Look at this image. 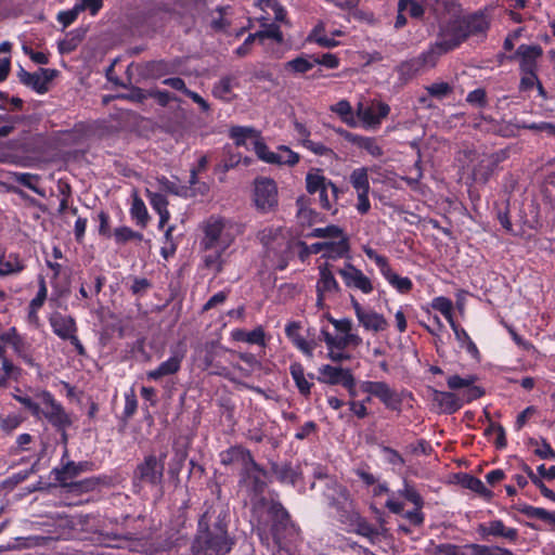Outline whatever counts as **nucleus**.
I'll list each match as a JSON object with an SVG mask.
<instances>
[{
    "instance_id": "obj_1",
    "label": "nucleus",
    "mask_w": 555,
    "mask_h": 555,
    "mask_svg": "<svg viewBox=\"0 0 555 555\" xmlns=\"http://www.w3.org/2000/svg\"><path fill=\"white\" fill-rule=\"evenodd\" d=\"M202 230L201 246L207 253L205 266L220 273L228 261L229 248L242 233V227L231 219L214 215L203 222Z\"/></svg>"
},
{
    "instance_id": "obj_2",
    "label": "nucleus",
    "mask_w": 555,
    "mask_h": 555,
    "mask_svg": "<svg viewBox=\"0 0 555 555\" xmlns=\"http://www.w3.org/2000/svg\"><path fill=\"white\" fill-rule=\"evenodd\" d=\"M259 515L258 524L263 528L270 527V531L279 545L286 540L297 537L298 529L291 521L286 509L273 500H261L255 507Z\"/></svg>"
},
{
    "instance_id": "obj_3",
    "label": "nucleus",
    "mask_w": 555,
    "mask_h": 555,
    "mask_svg": "<svg viewBox=\"0 0 555 555\" xmlns=\"http://www.w3.org/2000/svg\"><path fill=\"white\" fill-rule=\"evenodd\" d=\"M231 550V541L223 526L218 525L212 530H201L192 544L195 555H225Z\"/></svg>"
},
{
    "instance_id": "obj_4",
    "label": "nucleus",
    "mask_w": 555,
    "mask_h": 555,
    "mask_svg": "<svg viewBox=\"0 0 555 555\" xmlns=\"http://www.w3.org/2000/svg\"><path fill=\"white\" fill-rule=\"evenodd\" d=\"M328 321L334 326L335 334L330 333L325 327L321 328V336L326 347L357 348L362 345L363 340L354 330L352 320L348 318L334 319L330 317Z\"/></svg>"
},
{
    "instance_id": "obj_5",
    "label": "nucleus",
    "mask_w": 555,
    "mask_h": 555,
    "mask_svg": "<svg viewBox=\"0 0 555 555\" xmlns=\"http://www.w3.org/2000/svg\"><path fill=\"white\" fill-rule=\"evenodd\" d=\"M306 190L309 194H318L320 206L326 210L332 209L341 193L322 170L315 168L310 169L306 175Z\"/></svg>"
},
{
    "instance_id": "obj_6",
    "label": "nucleus",
    "mask_w": 555,
    "mask_h": 555,
    "mask_svg": "<svg viewBox=\"0 0 555 555\" xmlns=\"http://www.w3.org/2000/svg\"><path fill=\"white\" fill-rule=\"evenodd\" d=\"M34 416L47 420L56 429H66L72 424L62 404L47 390L38 391L37 412Z\"/></svg>"
},
{
    "instance_id": "obj_7",
    "label": "nucleus",
    "mask_w": 555,
    "mask_h": 555,
    "mask_svg": "<svg viewBox=\"0 0 555 555\" xmlns=\"http://www.w3.org/2000/svg\"><path fill=\"white\" fill-rule=\"evenodd\" d=\"M465 38L466 35L462 29H453L449 34H443L428 51L414 61L417 64L416 69L435 66L440 55L457 48Z\"/></svg>"
},
{
    "instance_id": "obj_8",
    "label": "nucleus",
    "mask_w": 555,
    "mask_h": 555,
    "mask_svg": "<svg viewBox=\"0 0 555 555\" xmlns=\"http://www.w3.org/2000/svg\"><path fill=\"white\" fill-rule=\"evenodd\" d=\"M324 496L328 505L335 509L336 516L340 522L346 520L357 511L356 503L348 489L336 481H328L324 490Z\"/></svg>"
},
{
    "instance_id": "obj_9",
    "label": "nucleus",
    "mask_w": 555,
    "mask_h": 555,
    "mask_svg": "<svg viewBox=\"0 0 555 555\" xmlns=\"http://www.w3.org/2000/svg\"><path fill=\"white\" fill-rule=\"evenodd\" d=\"M469 156H473L472 162H476L473 165L472 179L474 182L482 184L489 180L498 165L505 159L503 151L493 154L469 152Z\"/></svg>"
},
{
    "instance_id": "obj_10",
    "label": "nucleus",
    "mask_w": 555,
    "mask_h": 555,
    "mask_svg": "<svg viewBox=\"0 0 555 555\" xmlns=\"http://www.w3.org/2000/svg\"><path fill=\"white\" fill-rule=\"evenodd\" d=\"M351 307L359 325H361L364 331L377 334L388 328V321L382 313L376 312L370 307L362 306L353 297L351 298Z\"/></svg>"
},
{
    "instance_id": "obj_11",
    "label": "nucleus",
    "mask_w": 555,
    "mask_h": 555,
    "mask_svg": "<svg viewBox=\"0 0 555 555\" xmlns=\"http://www.w3.org/2000/svg\"><path fill=\"white\" fill-rule=\"evenodd\" d=\"M349 182L357 193L356 209L360 215H365L371 209L369 199L370 181L369 169L366 167L356 168L349 176Z\"/></svg>"
},
{
    "instance_id": "obj_12",
    "label": "nucleus",
    "mask_w": 555,
    "mask_h": 555,
    "mask_svg": "<svg viewBox=\"0 0 555 555\" xmlns=\"http://www.w3.org/2000/svg\"><path fill=\"white\" fill-rule=\"evenodd\" d=\"M390 107L388 104L374 101L370 104L359 102L357 106V116L366 129H376L382 120L388 116Z\"/></svg>"
},
{
    "instance_id": "obj_13",
    "label": "nucleus",
    "mask_w": 555,
    "mask_h": 555,
    "mask_svg": "<svg viewBox=\"0 0 555 555\" xmlns=\"http://www.w3.org/2000/svg\"><path fill=\"white\" fill-rule=\"evenodd\" d=\"M254 201L261 211H270L278 205V186L270 178L255 180Z\"/></svg>"
},
{
    "instance_id": "obj_14",
    "label": "nucleus",
    "mask_w": 555,
    "mask_h": 555,
    "mask_svg": "<svg viewBox=\"0 0 555 555\" xmlns=\"http://www.w3.org/2000/svg\"><path fill=\"white\" fill-rule=\"evenodd\" d=\"M50 323L55 335L69 340L79 354L85 353V348L76 335V322L72 317L55 314L51 318Z\"/></svg>"
},
{
    "instance_id": "obj_15",
    "label": "nucleus",
    "mask_w": 555,
    "mask_h": 555,
    "mask_svg": "<svg viewBox=\"0 0 555 555\" xmlns=\"http://www.w3.org/2000/svg\"><path fill=\"white\" fill-rule=\"evenodd\" d=\"M338 274L349 288L358 289L365 295L374 291L372 280L365 275L362 270L350 262L345 263V266L338 270Z\"/></svg>"
},
{
    "instance_id": "obj_16",
    "label": "nucleus",
    "mask_w": 555,
    "mask_h": 555,
    "mask_svg": "<svg viewBox=\"0 0 555 555\" xmlns=\"http://www.w3.org/2000/svg\"><path fill=\"white\" fill-rule=\"evenodd\" d=\"M399 498H404L417 508H422L424 505L423 498L406 480L403 481V488L398 490L396 493H390L386 501V507L393 514H400L403 512L404 503L400 501Z\"/></svg>"
},
{
    "instance_id": "obj_17",
    "label": "nucleus",
    "mask_w": 555,
    "mask_h": 555,
    "mask_svg": "<svg viewBox=\"0 0 555 555\" xmlns=\"http://www.w3.org/2000/svg\"><path fill=\"white\" fill-rule=\"evenodd\" d=\"M475 382L476 377L473 375H467L465 377L451 375L447 379V384L450 389L463 390L460 397L465 403L476 400L483 395L482 389L476 386Z\"/></svg>"
},
{
    "instance_id": "obj_18",
    "label": "nucleus",
    "mask_w": 555,
    "mask_h": 555,
    "mask_svg": "<svg viewBox=\"0 0 555 555\" xmlns=\"http://www.w3.org/2000/svg\"><path fill=\"white\" fill-rule=\"evenodd\" d=\"M319 380L330 385H341L345 388H352L356 379L350 370L330 364L322 365L319 369Z\"/></svg>"
},
{
    "instance_id": "obj_19",
    "label": "nucleus",
    "mask_w": 555,
    "mask_h": 555,
    "mask_svg": "<svg viewBox=\"0 0 555 555\" xmlns=\"http://www.w3.org/2000/svg\"><path fill=\"white\" fill-rule=\"evenodd\" d=\"M165 459L166 453H163L159 460L155 455L146 456L137 468L140 479L152 485L159 483L163 479Z\"/></svg>"
},
{
    "instance_id": "obj_20",
    "label": "nucleus",
    "mask_w": 555,
    "mask_h": 555,
    "mask_svg": "<svg viewBox=\"0 0 555 555\" xmlns=\"http://www.w3.org/2000/svg\"><path fill=\"white\" fill-rule=\"evenodd\" d=\"M55 75L56 70L50 68H39L35 73H28L24 68H21L18 72L20 80L38 93H44L48 90V83L55 77Z\"/></svg>"
},
{
    "instance_id": "obj_21",
    "label": "nucleus",
    "mask_w": 555,
    "mask_h": 555,
    "mask_svg": "<svg viewBox=\"0 0 555 555\" xmlns=\"http://www.w3.org/2000/svg\"><path fill=\"white\" fill-rule=\"evenodd\" d=\"M1 344L5 348V345H10L14 352L28 365H35L34 359L30 352V345L17 334L15 327H10L1 334Z\"/></svg>"
},
{
    "instance_id": "obj_22",
    "label": "nucleus",
    "mask_w": 555,
    "mask_h": 555,
    "mask_svg": "<svg viewBox=\"0 0 555 555\" xmlns=\"http://www.w3.org/2000/svg\"><path fill=\"white\" fill-rule=\"evenodd\" d=\"M361 389L378 398L387 406H393L398 402L396 392L385 382L366 380L361 384Z\"/></svg>"
},
{
    "instance_id": "obj_23",
    "label": "nucleus",
    "mask_w": 555,
    "mask_h": 555,
    "mask_svg": "<svg viewBox=\"0 0 555 555\" xmlns=\"http://www.w3.org/2000/svg\"><path fill=\"white\" fill-rule=\"evenodd\" d=\"M339 292V285L333 273L326 268H320V278L317 284L318 305L322 306L323 300Z\"/></svg>"
},
{
    "instance_id": "obj_24",
    "label": "nucleus",
    "mask_w": 555,
    "mask_h": 555,
    "mask_svg": "<svg viewBox=\"0 0 555 555\" xmlns=\"http://www.w3.org/2000/svg\"><path fill=\"white\" fill-rule=\"evenodd\" d=\"M433 402L438 406L439 412L446 414H452L459 411L465 403L460 395L439 390H434Z\"/></svg>"
},
{
    "instance_id": "obj_25",
    "label": "nucleus",
    "mask_w": 555,
    "mask_h": 555,
    "mask_svg": "<svg viewBox=\"0 0 555 555\" xmlns=\"http://www.w3.org/2000/svg\"><path fill=\"white\" fill-rule=\"evenodd\" d=\"M343 524L349 526L356 533L369 539L374 542L379 537L378 529L363 518L359 511L354 512V515H350Z\"/></svg>"
},
{
    "instance_id": "obj_26",
    "label": "nucleus",
    "mask_w": 555,
    "mask_h": 555,
    "mask_svg": "<svg viewBox=\"0 0 555 555\" xmlns=\"http://www.w3.org/2000/svg\"><path fill=\"white\" fill-rule=\"evenodd\" d=\"M184 358V351H176L173 354L162 362L155 370H151L146 373L149 379L158 380L164 376L176 374L180 367Z\"/></svg>"
},
{
    "instance_id": "obj_27",
    "label": "nucleus",
    "mask_w": 555,
    "mask_h": 555,
    "mask_svg": "<svg viewBox=\"0 0 555 555\" xmlns=\"http://www.w3.org/2000/svg\"><path fill=\"white\" fill-rule=\"evenodd\" d=\"M542 55L540 46L520 44L516 50L521 72H537V61Z\"/></svg>"
},
{
    "instance_id": "obj_28",
    "label": "nucleus",
    "mask_w": 555,
    "mask_h": 555,
    "mask_svg": "<svg viewBox=\"0 0 555 555\" xmlns=\"http://www.w3.org/2000/svg\"><path fill=\"white\" fill-rule=\"evenodd\" d=\"M266 473L255 463L247 453V461L244 468V482L255 492H261L266 485Z\"/></svg>"
},
{
    "instance_id": "obj_29",
    "label": "nucleus",
    "mask_w": 555,
    "mask_h": 555,
    "mask_svg": "<svg viewBox=\"0 0 555 555\" xmlns=\"http://www.w3.org/2000/svg\"><path fill=\"white\" fill-rule=\"evenodd\" d=\"M258 7L263 12L259 20L266 24L270 20L284 22L286 12L276 0H258Z\"/></svg>"
},
{
    "instance_id": "obj_30",
    "label": "nucleus",
    "mask_w": 555,
    "mask_h": 555,
    "mask_svg": "<svg viewBox=\"0 0 555 555\" xmlns=\"http://www.w3.org/2000/svg\"><path fill=\"white\" fill-rule=\"evenodd\" d=\"M286 336L292 340V343L306 356L312 357L314 349H315V343L309 341L305 339L299 334V325L295 322H292L286 325L285 327Z\"/></svg>"
},
{
    "instance_id": "obj_31",
    "label": "nucleus",
    "mask_w": 555,
    "mask_h": 555,
    "mask_svg": "<svg viewBox=\"0 0 555 555\" xmlns=\"http://www.w3.org/2000/svg\"><path fill=\"white\" fill-rule=\"evenodd\" d=\"M237 87V79L232 76H227L215 83L212 94L222 101L230 102L235 98L234 89Z\"/></svg>"
},
{
    "instance_id": "obj_32",
    "label": "nucleus",
    "mask_w": 555,
    "mask_h": 555,
    "mask_svg": "<svg viewBox=\"0 0 555 555\" xmlns=\"http://www.w3.org/2000/svg\"><path fill=\"white\" fill-rule=\"evenodd\" d=\"M481 530L487 535L501 537L507 541H515L518 532L514 528L506 527L501 520H493L481 526Z\"/></svg>"
},
{
    "instance_id": "obj_33",
    "label": "nucleus",
    "mask_w": 555,
    "mask_h": 555,
    "mask_svg": "<svg viewBox=\"0 0 555 555\" xmlns=\"http://www.w3.org/2000/svg\"><path fill=\"white\" fill-rule=\"evenodd\" d=\"M24 270V263L15 253L0 256V276L15 275Z\"/></svg>"
},
{
    "instance_id": "obj_34",
    "label": "nucleus",
    "mask_w": 555,
    "mask_h": 555,
    "mask_svg": "<svg viewBox=\"0 0 555 555\" xmlns=\"http://www.w3.org/2000/svg\"><path fill=\"white\" fill-rule=\"evenodd\" d=\"M89 463L87 462H68L66 465H64L61 469H55L56 480L62 483L63 486H68V481L76 476H78L80 473L88 470Z\"/></svg>"
},
{
    "instance_id": "obj_35",
    "label": "nucleus",
    "mask_w": 555,
    "mask_h": 555,
    "mask_svg": "<svg viewBox=\"0 0 555 555\" xmlns=\"http://www.w3.org/2000/svg\"><path fill=\"white\" fill-rule=\"evenodd\" d=\"M346 139L359 147L365 150L373 157H379L383 155V150L378 145L377 141L373 138L362 137L359 134L348 133Z\"/></svg>"
},
{
    "instance_id": "obj_36",
    "label": "nucleus",
    "mask_w": 555,
    "mask_h": 555,
    "mask_svg": "<svg viewBox=\"0 0 555 555\" xmlns=\"http://www.w3.org/2000/svg\"><path fill=\"white\" fill-rule=\"evenodd\" d=\"M231 336L236 341L255 344V345H259L262 347L266 345L264 331L260 326L250 332H246L244 330L236 328L231 332Z\"/></svg>"
},
{
    "instance_id": "obj_37",
    "label": "nucleus",
    "mask_w": 555,
    "mask_h": 555,
    "mask_svg": "<svg viewBox=\"0 0 555 555\" xmlns=\"http://www.w3.org/2000/svg\"><path fill=\"white\" fill-rule=\"evenodd\" d=\"M130 216L135 220L137 224L145 228L149 223L150 216L146 206L142 198L139 197L138 193L132 194V203L130 207Z\"/></svg>"
},
{
    "instance_id": "obj_38",
    "label": "nucleus",
    "mask_w": 555,
    "mask_h": 555,
    "mask_svg": "<svg viewBox=\"0 0 555 555\" xmlns=\"http://www.w3.org/2000/svg\"><path fill=\"white\" fill-rule=\"evenodd\" d=\"M230 135L236 143V145L247 146L257 140L259 137L258 132L250 127H232Z\"/></svg>"
},
{
    "instance_id": "obj_39",
    "label": "nucleus",
    "mask_w": 555,
    "mask_h": 555,
    "mask_svg": "<svg viewBox=\"0 0 555 555\" xmlns=\"http://www.w3.org/2000/svg\"><path fill=\"white\" fill-rule=\"evenodd\" d=\"M489 28V21L485 14L478 13L469 16L466 21V30L463 31L467 36L483 35Z\"/></svg>"
},
{
    "instance_id": "obj_40",
    "label": "nucleus",
    "mask_w": 555,
    "mask_h": 555,
    "mask_svg": "<svg viewBox=\"0 0 555 555\" xmlns=\"http://www.w3.org/2000/svg\"><path fill=\"white\" fill-rule=\"evenodd\" d=\"M289 373L299 392L305 397L309 396L312 383L306 377L304 366L300 363H293L289 366Z\"/></svg>"
},
{
    "instance_id": "obj_41",
    "label": "nucleus",
    "mask_w": 555,
    "mask_h": 555,
    "mask_svg": "<svg viewBox=\"0 0 555 555\" xmlns=\"http://www.w3.org/2000/svg\"><path fill=\"white\" fill-rule=\"evenodd\" d=\"M20 374L18 367H16L11 360H9L4 351L0 353V388H7L11 378H17Z\"/></svg>"
},
{
    "instance_id": "obj_42",
    "label": "nucleus",
    "mask_w": 555,
    "mask_h": 555,
    "mask_svg": "<svg viewBox=\"0 0 555 555\" xmlns=\"http://www.w3.org/2000/svg\"><path fill=\"white\" fill-rule=\"evenodd\" d=\"M454 332V336L459 341L460 346L464 348L474 359L479 357V350L475 343L470 339L467 332L460 327L455 322L450 325Z\"/></svg>"
},
{
    "instance_id": "obj_43",
    "label": "nucleus",
    "mask_w": 555,
    "mask_h": 555,
    "mask_svg": "<svg viewBox=\"0 0 555 555\" xmlns=\"http://www.w3.org/2000/svg\"><path fill=\"white\" fill-rule=\"evenodd\" d=\"M349 251V243L346 236L337 241H327L324 257L330 259L341 258Z\"/></svg>"
},
{
    "instance_id": "obj_44",
    "label": "nucleus",
    "mask_w": 555,
    "mask_h": 555,
    "mask_svg": "<svg viewBox=\"0 0 555 555\" xmlns=\"http://www.w3.org/2000/svg\"><path fill=\"white\" fill-rule=\"evenodd\" d=\"M383 276L391 287L401 294L409 293L413 287L411 279L398 275L391 268Z\"/></svg>"
},
{
    "instance_id": "obj_45",
    "label": "nucleus",
    "mask_w": 555,
    "mask_h": 555,
    "mask_svg": "<svg viewBox=\"0 0 555 555\" xmlns=\"http://www.w3.org/2000/svg\"><path fill=\"white\" fill-rule=\"evenodd\" d=\"M331 111L336 113L340 119L349 127L357 126V120L354 118L352 107L347 100H340L336 104L332 105Z\"/></svg>"
},
{
    "instance_id": "obj_46",
    "label": "nucleus",
    "mask_w": 555,
    "mask_h": 555,
    "mask_svg": "<svg viewBox=\"0 0 555 555\" xmlns=\"http://www.w3.org/2000/svg\"><path fill=\"white\" fill-rule=\"evenodd\" d=\"M430 306L433 309L439 311L447 319L450 325L455 322L453 318V304L449 298L444 296L435 297L431 300Z\"/></svg>"
},
{
    "instance_id": "obj_47",
    "label": "nucleus",
    "mask_w": 555,
    "mask_h": 555,
    "mask_svg": "<svg viewBox=\"0 0 555 555\" xmlns=\"http://www.w3.org/2000/svg\"><path fill=\"white\" fill-rule=\"evenodd\" d=\"M314 66V60H310L306 56H299L285 63L284 67L286 70L295 74H305L311 70Z\"/></svg>"
},
{
    "instance_id": "obj_48",
    "label": "nucleus",
    "mask_w": 555,
    "mask_h": 555,
    "mask_svg": "<svg viewBox=\"0 0 555 555\" xmlns=\"http://www.w3.org/2000/svg\"><path fill=\"white\" fill-rule=\"evenodd\" d=\"M299 162V155L287 146H280L274 154L273 164L294 166Z\"/></svg>"
},
{
    "instance_id": "obj_49",
    "label": "nucleus",
    "mask_w": 555,
    "mask_h": 555,
    "mask_svg": "<svg viewBox=\"0 0 555 555\" xmlns=\"http://www.w3.org/2000/svg\"><path fill=\"white\" fill-rule=\"evenodd\" d=\"M362 250L369 259H371L372 261L375 262V264L378 267L382 275H384L391 268L387 257L378 254L375 249H373L369 245H363Z\"/></svg>"
},
{
    "instance_id": "obj_50",
    "label": "nucleus",
    "mask_w": 555,
    "mask_h": 555,
    "mask_svg": "<svg viewBox=\"0 0 555 555\" xmlns=\"http://www.w3.org/2000/svg\"><path fill=\"white\" fill-rule=\"evenodd\" d=\"M308 202V198L304 196L296 202L297 217L301 223H311L317 216V212L309 207Z\"/></svg>"
},
{
    "instance_id": "obj_51",
    "label": "nucleus",
    "mask_w": 555,
    "mask_h": 555,
    "mask_svg": "<svg viewBox=\"0 0 555 555\" xmlns=\"http://www.w3.org/2000/svg\"><path fill=\"white\" fill-rule=\"evenodd\" d=\"M311 40L324 48H334L339 44L337 40L323 31L321 27H315L310 36Z\"/></svg>"
},
{
    "instance_id": "obj_52",
    "label": "nucleus",
    "mask_w": 555,
    "mask_h": 555,
    "mask_svg": "<svg viewBox=\"0 0 555 555\" xmlns=\"http://www.w3.org/2000/svg\"><path fill=\"white\" fill-rule=\"evenodd\" d=\"M263 26H266V28L263 30H260L255 35L256 39H259L260 41H263L264 39H273L274 41L276 42H282L283 41V35L280 30V27L274 25V24H271V25H267L262 23Z\"/></svg>"
},
{
    "instance_id": "obj_53",
    "label": "nucleus",
    "mask_w": 555,
    "mask_h": 555,
    "mask_svg": "<svg viewBox=\"0 0 555 555\" xmlns=\"http://www.w3.org/2000/svg\"><path fill=\"white\" fill-rule=\"evenodd\" d=\"M114 237L117 244H124L132 240L141 241L143 236L128 227H119L115 229Z\"/></svg>"
},
{
    "instance_id": "obj_54",
    "label": "nucleus",
    "mask_w": 555,
    "mask_h": 555,
    "mask_svg": "<svg viewBox=\"0 0 555 555\" xmlns=\"http://www.w3.org/2000/svg\"><path fill=\"white\" fill-rule=\"evenodd\" d=\"M311 236L313 237H326V238H334L339 240L340 237H344L345 234L343 230L337 225H327L324 228H317L313 229L311 232Z\"/></svg>"
},
{
    "instance_id": "obj_55",
    "label": "nucleus",
    "mask_w": 555,
    "mask_h": 555,
    "mask_svg": "<svg viewBox=\"0 0 555 555\" xmlns=\"http://www.w3.org/2000/svg\"><path fill=\"white\" fill-rule=\"evenodd\" d=\"M398 5L401 12H404L412 17L418 18L424 14L423 7L414 0H400Z\"/></svg>"
},
{
    "instance_id": "obj_56",
    "label": "nucleus",
    "mask_w": 555,
    "mask_h": 555,
    "mask_svg": "<svg viewBox=\"0 0 555 555\" xmlns=\"http://www.w3.org/2000/svg\"><path fill=\"white\" fill-rule=\"evenodd\" d=\"M447 555H491L488 550L483 546L479 545H470L465 550H461L459 547H450L447 552Z\"/></svg>"
},
{
    "instance_id": "obj_57",
    "label": "nucleus",
    "mask_w": 555,
    "mask_h": 555,
    "mask_svg": "<svg viewBox=\"0 0 555 555\" xmlns=\"http://www.w3.org/2000/svg\"><path fill=\"white\" fill-rule=\"evenodd\" d=\"M520 89L529 90L534 85H538L539 93L543 94L544 90L542 85L539 82L535 72H521Z\"/></svg>"
},
{
    "instance_id": "obj_58",
    "label": "nucleus",
    "mask_w": 555,
    "mask_h": 555,
    "mask_svg": "<svg viewBox=\"0 0 555 555\" xmlns=\"http://www.w3.org/2000/svg\"><path fill=\"white\" fill-rule=\"evenodd\" d=\"M253 146H254V150L257 154V156L268 163V164H273V158H274V154L275 152H272L268 149V146L260 141V138L258 137L257 140L253 143Z\"/></svg>"
},
{
    "instance_id": "obj_59",
    "label": "nucleus",
    "mask_w": 555,
    "mask_h": 555,
    "mask_svg": "<svg viewBox=\"0 0 555 555\" xmlns=\"http://www.w3.org/2000/svg\"><path fill=\"white\" fill-rule=\"evenodd\" d=\"M15 180L18 183H21V184L25 185L26 188L30 189L31 191H34L35 193H37L39 195H43V192L40 191L39 188L37 186V183H38L37 176L27 173V172H23V173H17Z\"/></svg>"
},
{
    "instance_id": "obj_60",
    "label": "nucleus",
    "mask_w": 555,
    "mask_h": 555,
    "mask_svg": "<svg viewBox=\"0 0 555 555\" xmlns=\"http://www.w3.org/2000/svg\"><path fill=\"white\" fill-rule=\"evenodd\" d=\"M146 195L149 197L152 208L156 212L167 208L168 201L165 195H163L160 193L151 192L150 190H146Z\"/></svg>"
},
{
    "instance_id": "obj_61",
    "label": "nucleus",
    "mask_w": 555,
    "mask_h": 555,
    "mask_svg": "<svg viewBox=\"0 0 555 555\" xmlns=\"http://www.w3.org/2000/svg\"><path fill=\"white\" fill-rule=\"evenodd\" d=\"M47 295H48V288L46 285V281L43 278H40L39 279V289H38L35 298L31 299L29 306H31L34 309H40L47 299Z\"/></svg>"
},
{
    "instance_id": "obj_62",
    "label": "nucleus",
    "mask_w": 555,
    "mask_h": 555,
    "mask_svg": "<svg viewBox=\"0 0 555 555\" xmlns=\"http://www.w3.org/2000/svg\"><path fill=\"white\" fill-rule=\"evenodd\" d=\"M427 91L431 96L441 99L451 92V87L447 82H435L427 87Z\"/></svg>"
},
{
    "instance_id": "obj_63",
    "label": "nucleus",
    "mask_w": 555,
    "mask_h": 555,
    "mask_svg": "<svg viewBox=\"0 0 555 555\" xmlns=\"http://www.w3.org/2000/svg\"><path fill=\"white\" fill-rule=\"evenodd\" d=\"M278 475L281 481L295 485L298 480L297 472L291 466H283L278 470Z\"/></svg>"
},
{
    "instance_id": "obj_64",
    "label": "nucleus",
    "mask_w": 555,
    "mask_h": 555,
    "mask_svg": "<svg viewBox=\"0 0 555 555\" xmlns=\"http://www.w3.org/2000/svg\"><path fill=\"white\" fill-rule=\"evenodd\" d=\"M79 9L80 8H77L76 4H75L72 10L61 11L57 14V21L61 24H63L64 27L69 26L72 23L75 22V20L77 18L78 14L80 13Z\"/></svg>"
}]
</instances>
